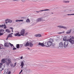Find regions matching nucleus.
Wrapping results in <instances>:
<instances>
[{"mask_svg": "<svg viewBox=\"0 0 74 74\" xmlns=\"http://www.w3.org/2000/svg\"><path fill=\"white\" fill-rule=\"evenodd\" d=\"M49 11V9H45V10H40L39 11H36V12H38V13H39L40 12H41V11Z\"/></svg>", "mask_w": 74, "mask_h": 74, "instance_id": "nucleus-11", "label": "nucleus"}, {"mask_svg": "<svg viewBox=\"0 0 74 74\" xmlns=\"http://www.w3.org/2000/svg\"><path fill=\"white\" fill-rule=\"evenodd\" d=\"M4 32V29H0V33H3Z\"/></svg>", "mask_w": 74, "mask_h": 74, "instance_id": "nucleus-18", "label": "nucleus"}, {"mask_svg": "<svg viewBox=\"0 0 74 74\" xmlns=\"http://www.w3.org/2000/svg\"><path fill=\"white\" fill-rule=\"evenodd\" d=\"M41 36V35L40 34H38V37H40Z\"/></svg>", "mask_w": 74, "mask_h": 74, "instance_id": "nucleus-35", "label": "nucleus"}, {"mask_svg": "<svg viewBox=\"0 0 74 74\" xmlns=\"http://www.w3.org/2000/svg\"><path fill=\"white\" fill-rule=\"evenodd\" d=\"M69 44V41H68V39H67L66 41H65L64 44V48H66Z\"/></svg>", "mask_w": 74, "mask_h": 74, "instance_id": "nucleus-3", "label": "nucleus"}, {"mask_svg": "<svg viewBox=\"0 0 74 74\" xmlns=\"http://www.w3.org/2000/svg\"><path fill=\"white\" fill-rule=\"evenodd\" d=\"M16 47L17 48H19V44H16Z\"/></svg>", "mask_w": 74, "mask_h": 74, "instance_id": "nucleus-25", "label": "nucleus"}, {"mask_svg": "<svg viewBox=\"0 0 74 74\" xmlns=\"http://www.w3.org/2000/svg\"><path fill=\"white\" fill-rule=\"evenodd\" d=\"M4 34V33H0V36H2Z\"/></svg>", "mask_w": 74, "mask_h": 74, "instance_id": "nucleus-37", "label": "nucleus"}, {"mask_svg": "<svg viewBox=\"0 0 74 74\" xmlns=\"http://www.w3.org/2000/svg\"><path fill=\"white\" fill-rule=\"evenodd\" d=\"M38 34H35V37H38Z\"/></svg>", "mask_w": 74, "mask_h": 74, "instance_id": "nucleus-43", "label": "nucleus"}, {"mask_svg": "<svg viewBox=\"0 0 74 74\" xmlns=\"http://www.w3.org/2000/svg\"><path fill=\"white\" fill-rule=\"evenodd\" d=\"M10 66L12 67H14V64H10Z\"/></svg>", "mask_w": 74, "mask_h": 74, "instance_id": "nucleus-34", "label": "nucleus"}, {"mask_svg": "<svg viewBox=\"0 0 74 74\" xmlns=\"http://www.w3.org/2000/svg\"><path fill=\"white\" fill-rule=\"evenodd\" d=\"M0 47H1H1H3V45L2 44H0Z\"/></svg>", "mask_w": 74, "mask_h": 74, "instance_id": "nucleus-40", "label": "nucleus"}, {"mask_svg": "<svg viewBox=\"0 0 74 74\" xmlns=\"http://www.w3.org/2000/svg\"><path fill=\"white\" fill-rule=\"evenodd\" d=\"M71 29L67 30V32H66V33L68 34H70V33H71Z\"/></svg>", "mask_w": 74, "mask_h": 74, "instance_id": "nucleus-10", "label": "nucleus"}, {"mask_svg": "<svg viewBox=\"0 0 74 74\" xmlns=\"http://www.w3.org/2000/svg\"><path fill=\"white\" fill-rule=\"evenodd\" d=\"M13 34V33H12L11 34Z\"/></svg>", "mask_w": 74, "mask_h": 74, "instance_id": "nucleus-59", "label": "nucleus"}, {"mask_svg": "<svg viewBox=\"0 0 74 74\" xmlns=\"http://www.w3.org/2000/svg\"><path fill=\"white\" fill-rule=\"evenodd\" d=\"M23 59V56H21V59Z\"/></svg>", "mask_w": 74, "mask_h": 74, "instance_id": "nucleus-46", "label": "nucleus"}, {"mask_svg": "<svg viewBox=\"0 0 74 74\" xmlns=\"http://www.w3.org/2000/svg\"><path fill=\"white\" fill-rule=\"evenodd\" d=\"M9 44H10V45L11 46V47H13V48H14V46L13 44H11V43L10 42H9Z\"/></svg>", "mask_w": 74, "mask_h": 74, "instance_id": "nucleus-24", "label": "nucleus"}, {"mask_svg": "<svg viewBox=\"0 0 74 74\" xmlns=\"http://www.w3.org/2000/svg\"><path fill=\"white\" fill-rule=\"evenodd\" d=\"M4 27V25H0V28H3V27Z\"/></svg>", "mask_w": 74, "mask_h": 74, "instance_id": "nucleus-28", "label": "nucleus"}, {"mask_svg": "<svg viewBox=\"0 0 74 74\" xmlns=\"http://www.w3.org/2000/svg\"><path fill=\"white\" fill-rule=\"evenodd\" d=\"M13 1H18V0H13Z\"/></svg>", "mask_w": 74, "mask_h": 74, "instance_id": "nucleus-53", "label": "nucleus"}, {"mask_svg": "<svg viewBox=\"0 0 74 74\" xmlns=\"http://www.w3.org/2000/svg\"><path fill=\"white\" fill-rule=\"evenodd\" d=\"M68 41L70 42L71 44H74V40L71 39V38H70L69 39H68Z\"/></svg>", "mask_w": 74, "mask_h": 74, "instance_id": "nucleus-2", "label": "nucleus"}, {"mask_svg": "<svg viewBox=\"0 0 74 74\" xmlns=\"http://www.w3.org/2000/svg\"><path fill=\"white\" fill-rule=\"evenodd\" d=\"M3 64V63H0V66H1Z\"/></svg>", "mask_w": 74, "mask_h": 74, "instance_id": "nucleus-44", "label": "nucleus"}, {"mask_svg": "<svg viewBox=\"0 0 74 74\" xmlns=\"http://www.w3.org/2000/svg\"><path fill=\"white\" fill-rule=\"evenodd\" d=\"M45 45H46V44H47V42H45Z\"/></svg>", "mask_w": 74, "mask_h": 74, "instance_id": "nucleus-51", "label": "nucleus"}, {"mask_svg": "<svg viewBox=\"0 0 74 74\" xmlns=\"http://www.w3.org/2000/svg\"><path fill=\"white\" fill-rule=\"evenodd\" d=\"M57 27H60V28H62L64 29H67V27L62 25H58L57 26Z\"/></svg>", "mask_w": 74, "mask_h": 74, "instance_id": "nucleus-5", "label": "nucleus"}, {"mask_svg": "<svg viewBox=\"0 0 74 74\" xmlns=\"http://www.w3.org/2000/svg\"><path fill=\"white\" fill-rule=\"evenodd\" d=\"M71 39H74V37L73 36H72L71 37Z\"/></svg>", "mask_w": 74, "mask_h": 74, "instance_id": "nucleus-41", "label": "nucleus"}, {"mask_svg": "<svg viewBox=\"0 0 74 74\" xmlns=\"http://www.w3.org/2000/svg\"><path fill=\"white\" fill-rule=\"evenodd\" d=\"M21 66V68H23V67L24 65H20Z\"/></svg>", "mask_w": 74, "mask_h": 74, "instance_id": "nucleus-47", "label": "nucleus"}, {"mask_svg": "<svg viewBox=\"0 0 74 74\" xmlns=\"http://www.w3.org/2000/svg\"><path fill=\"white\" fill-rule=\"evenodd\" d=\"M23 20H16V22H23Z\"/></svg>", "mask_w": 74, "mask_h": 74, "instance_id": "nucleus-14", "label": "nucleus"}, {"mask_svg": "<svg viewBox=\"0 0 74 74\" xmlns=\"http://www.w3.org/2000/svg\"><path fill=\"white\" fill-rule=\"evenodd\" d=\"M25 29H23L21 30L20 32V34L21 36H24L25 34Z\"/></svg>", "mask_w": 74, "mask_h": 74, "instance_id": "nucleus-4", "label": "nucleus"}, {"mask_svg": "<svg viewBox=\"0 0 74 74\" xmlns=\"http://www.w3.org/2000/svg\"><path fill=\"white\" fill-rule=\"evenodd\" d=\"M70 1H63V2L64 3H69Z\"/></svg>", "mask_w": 74, "mask_h": 74, "instance_id": "nucleus-21", "label": "nucleus"}, {"mask_svg": "<svg viewBox=\"0 0 74 74\" xmlns=\"http://www.w3.org/2000/svg\"><path fill=\"white\" fill-rule=\"evenodd\" d=\"M11 74V72H9L8 73V74Z\"/></svg>", "mask_w": 74, "mask_h": 74, "instance_id": "nucleus-45", "label": "nucleus"}, {"mask_svg": "<svg viewBox=\"0 0 74 74\" xmlns=\"http://www.w3.org/2000/svg\"><path fill=\"white\" fill-rule=\"evenodd\" d=\"M26 22H27V23H30V20L29 19V18H27L26 21Z\"/></svg>", "mask_w": 74, "mask_h": 74, "instance_id": "nucleus-19", "label": "nucleus"}, {"mask_svg": "<svg viewBox=\"0 0 74 74\" xmlns=\"http://www.w3.org/2000/svg\"><path fill=\"white\" fill-rule=\"evenodd\" d=\"M8 37H12V36L11 34H9L8 35Z\"/></svg>", "mask_w": 74, "mask_h": 74, "instance_id": "nucleus-30", "label": "nucleus"}, {"mask_svg": "<svg viewBox=\"0 0 74 74\" xmlns=\"http://www.w3.org/2000/svg\"><path fill=\"white\" fill-rule=\"evenodd\" d=\"M71 15H74V14H71Z\"/></svg>", "mask_w": 74, "mask_h": 74, "instance_id": "nucleus-54", "label": "nucleus"}, {"mask_svg": "<svg viewBox=\"0 0 74 74\" xmlns=\"http://www.w3.org/2000/svg\"><path fill=\"white\" fill-rule=\"evenodd\" d=\"M10 29H12V32H13V30H14V28L12 27H10Z\"/></svg>", "mask_w": 74, "mask_h": 74, "instance_id": "nucleus-33", "label": "nucleus"}, {"mask_svg": "<svg viewBox=\"0 0 74 74\" xmlns=\"http://www.w3.org/2000/svg\"><path fill=\"white\" fill-rule=\"evenodd\" d=\"M3 74H4V73Z\"/></svg>", "mask_w": 74, "mask_h": 74, "instance_id": "nucleus-62", "label": "nucleus"}, {"mask_svg": "<svg viewBox=\"0 0 74 74\" xmlns=\"http://www.w3.org/2000/svg\"><path fill=\"white\" fill-rule=\"evenodd\" d=\"M29 45L30 47H33V44L32 42H30L29 43Z\"/></svg>", "mask_w": 74, "mask_h": 74, "instance_id": "nucleus-15", "label": "nucleus"}, {"mask_svg": "<svg viewBox=\"0 0 74 74\" xmlns=\"http://www.w3.org/2000/svg\"><path fill=\"white\" fill-rule=\"evenodd\" d=\"M41 21H42L41 18H39L37 19L36 20V22H41Z\"/></svg>", "mask_w": 74, "mask_h": 74, "instance_id": "nucleus-12", "label": "nucleus"}, {"mask_svg": "<svg viewBox=\"0 0 74 74\" xmlns=\"http://www.w3.org/2000/svg\"><path fill=\"white\" fill-rule=\"evenodd\" d=\"M67 15H71V14H67Z\"/></svg>", "mask_w": 74, "mask_h": 74, "instance_id": "nucleus-52", "label": "nucleus"}, {"mask_svg": "<svg viewBox=\"0 0 74 74\" xmlns=\"http://www.w3.org/2000/svg\"><path fill=\"white\" fill-rule=\"evenodd\" d=\"M24 63H25V61H22L21 63V66H24V65H25Z\"/></svg>", "mask_w": 74, "mask_h": 74, "instance_id": "nucleus-17", "label": "nucleus"}, {"mask_svg": "<svg viewBox=\"0 0 74 74\" xmlns=\"http://www.w3.org/2000/svg\"><path fill=\"white\" fill-rule=\"evenodd\" d=\"M16 62L15 63H14V65H16Z\"/></svg>", "mask_w": 74, "mask_h": 74, "instance_id": "nucleus-56", "label": "nucleus"}, {"mask_svg": "<svg viewBox=\"0 0 74 74\" xmlns=\"http://www.w3.org/2000/svg\"><path fill=\"white\" fill-rule=\"evenodd\" d=\"M9 21V19H7L5 20V23H8V21Z\"/></svg>", "mask_w": 74, "mask_h": 74, "instance_id": "nucleus-20", "label": "nucleus"}, {"mask_svg": "<svg viewBox=\"0 0 74 74\" xmlns=\"http://www.w3.org/2000/svg\"><path fill=\"white\" fill-rule=\"evenodd\" d=\"M4 25L5 26V27H4V29H6V28H7V27H6V26H5V24H4Z\"/></svg>", "mask_w": 74, "mask_h": 74, "instance_id": "nucleus-42", "label": "nucleus"}, {"mask_svg": "<svg viewBox=\"0 0 74 74\" xmlns=\"http://www.w3.org/2000/svg\"><path fill=\"white\" fill-rule=\"evenodd\" d=\"M19 48H22V47H23V45L22 44H19Z\"/></svg>", "mask_w": 74, "mask_h": 74, "instance_id": "nucleus-29", "label": "nucleus"}, {"mask_svg": "<svg viewBox=\"0 0 74 74\" xmlns=\"http://www.w3.org/2000/svg\"><path fill=\"white\" fill-rule=\"evenodd\" d=\"M53 40L52 39H51V40L47 42V45L48 46H53V47H54L55 44L54 43H53Z\"/></svg>", "mask_w": 74, "mask_h": 74, "instance_id": "nucleus-1", "label": "nucleus"}, {"mask_svg": "<svg viewBox=\"0 0 74 74\" xmlns=\"http://www.w3.org/2000/svg\"><path fill=\"white\" fill-rule=\"evenodd\" d=\"M24 46L25 47H28L29 46V43L28 42H27L25 44V45H24Z\"/></svg>", "mask_w": 74, "mask_h": 74, "instance_id": "nucleus-13", "label": "nucleus"}, {"mask_svg": "<svg viewBox=\"0 0 74 74\" xmlns=\"http://www.w3.org/2000/svg\"><path fill=\"white\" fill-rule=\"evenodd\" d=\"M2 48H1V47L0 46V49H2Z\"/></svg>", "mask_w": 74, "mask_h": 74, "instance_id": "nucleus-55", "label": "nucleus"}, {"mask_svg": "<svg viewBox=\"0 0 74 74\" xmlns=\"http://www.w3.org/2000/svg\"><path fill=\"white\" fill-rule=\"evenodd\" d=\"M5 63H6V64L7 66H8L9 65H10V63H9V62H7V61H6V62Z\"/></svg>", "mask_w": 74, "mask_h": 74, "instance_id": "nucleus-26", "label": "nucleus"}, {"mask_svg": "<svg viewBox=\"0 0 74 74\" xmlns=\"http://www.w3.org/2000/svg\"><path fill=\"white\" fill-rule=\"evenodd\" d=\"M63 43L62 42H61L59 44V47H60V48H63Z\"/></svg>", "mask_w": 74, "mask_h": 74, "instance_id": "nucleus-7", "label": "nucleus"}, {"mask_svg": "<svg viewBox=\"0 0 74 74\" xmlns=\"http://www.w3.org/2000/svg\"><path fill=\"white\" fill-rule=\"evenodd\" d=\"M16 48H15V47H14L13 48V50L14 51L15 50H16Z\"/></svg>", "mask_w": 74, "mask_h": 74, "instance_id": "nucleus-39", "label": "nucleus"}, {"mask_svg": "<svg viewBox=\"0 0 74 74\" xmlns=\"http://www.w3.org/2000/svg\"><path fill=\"white\" fill-rule=\"evenodd\" d=\"M27 48L28 49H30V48Z\"/></svg>", "mask_w": 74, "mask_h": 74, "instance_id": "nucleus-57", "label": "nucleus"}, {"mask_svg": "<svg viewBox=\"0 0 74 74\" xmlns=\"http://www.w3.org/2000/svg\"><path fill=\"white\" fill-rule=\"evenodd\" d=\"M22 71H23V70H21V72H20V73H21L22 72Z\"/></svg>", "mask_w": 74, "mask_h": 74, "instance_id": "nucleus-50", "label": "nucleus"}, {"mask_svg": "<svg viewBox=\"0 0 74 74\" xmlns=\"http://www.w3.org/2000/svg\"><path fill=\"white\" fill-rule=\"evenodd\" d=\"M1 62H2V63H5L6 62H7V61H5L3 59L1 60Z\"/></svg>", "mask_w": 74, "mask_h": 74, "instance_id": "nucleus-22", "label": "nucleus"}, {"mask_svg": "<svg viewBox=\"0 0 74 74\" xmlns=\"http://www.w3.org/2000/svg\"><path fill=\"white\" fill-rule=\"evenodd\" d=\"M64 33V31L62 32H59L58 34H62V33Z\"/></svg>", "mask_w": 74, "mask_h": 74, "instance_id": "nucleus-36", "label": "nucleus"}, {"mask_svg": "<svg viewBox=\"0 0 74 74\" xmlns=\"http://www.w3.org/2000/svg\"><path fill=\"white\" fill-rule=\"evenodd\" d=\"M5 32H7V33H10V31L9 29H6Z\"/></svg>", "mask_w": 74, "mask_h": 74, "instance_id": "nucleus-23", "label": "nucleus"}, {"mask_svg": "<svg viewBox=\"0 0 74 74\" xmlns=\"http://www.w3.org/2000/svg\"><path fill=\"white\" fill-rule=\"evenodd\" d=\"M8 37H8V36L7 38L6 39V40H8Z\"/></svg>", "mask_w": 74, "mask_h": 74, "instance_id": "nucleus-48", "label": "nucleus"}, {"mask_svg": "<svg viewBox=\"0 0 74 74\" xmlns=\"http://www.w3.org/2000/svg\"><path fill=\"white\" fill-rule=\"evenodd\" d=\"M28 32H26L25 34V36H27L28 34Z\"/></svg>", "mask_w": 74, "mask_h": 74, "instance_id": "nucleus-38", "label": "nucleus"}, {"mask_svg": "<svg viewBox=\"0 0 74 74\" xmlns=\"http://www.w3.org/2000/svg\"><path fill=\"white\" fill-rule=\"evenodd\" d=\"M12 20L10 19H9V21L8 23H12Z\"/></svg>", "mask_w": 74, "mask_h": 74, "instance_id": "nucleus-27", "label": "nucleus"}, {"mask_svg": "<svg viewBox=\"0 0 74 74\" xmlns=\"http://www.w3.org/2000/svg\"><path fill=\"white\" fill-rule=\"evenodd\" d=\"M15 66H16V65H14V66L13 65L14 68V67H15Z\"/></svg>", "mask_w": 74, "mask_h": 74, "instance_id": "nucleus-49", "label": "nucleus"}, {"mask_svg": "<svg viewBox=\"0 0 74 74\" xmlns=\"http://www.w3.org/2000/svg\"><path fill=\"white\" fill-rule=\"evenodd\" d=\"M3 68H2V67L0 68V71L1 72V71H3Z\"/></svg>", "mask_w": 74, "mask_h": 74, "instance_id": "nucleus-32", "label": "nucleus"}, {"mask_svg": "<svg viewBox=\"0 0 74 74\" xmlns=\"http://www.w3.org/2000/svg\"><path fill=\"white\" fill-rule=\"evenodd\" d=\"M51 14H53V12L51 13Z\"/></svg>", "mask_w": 74, "mask_h": 74, "instance_id": "nucleus-58", "label": "nucleus"}, {"mask_svg": "<svg viewBox=\"0 0 74 74\" xmlns=\"http://www.w3.org/2000/svg\"><path fill=\"white\" fill-rule=\"evenodd\" d=\"M21 72H20V73L19 74H21Z\"/></svg>", "mask_w": 74, "mask_h": 74, "instance_id": "nucleus-61", "label": "nucleus"}, {"mask_svg": "<svg viewBox=\"0 0 74 74\" xmlns=\"http://www.w3.org/2000/svg\"><path fill=\"white\" fill-rule=\"evenodd\" d=\"M4 46H5V47H10V44L8 42H5Z\"/></svg>", "mask_w": 74, "mask_h": 74, "instance_id": "nucleus-6", "label": "nucleus"}, {"mask_svg": "<svg viewBox=\"0 0 74 74\" xmlns=\"http://www.w3.org/2000/svg\"><path fill=\"white\" fill-rule=\"evenodd\" d=\"M6 60H8V63H11L12 62H11V60H9V59H6Z\"/></svg>", "mask_w": 74, "mask_h": 74, "instance_id": "nucleus-16", "label": "nucleus"}, {"mask_svg": "<svg viewBox=\"0 0 74 74\" xmlns=\"http://www.w3.org/2000/svg\"><path fill=\"white\" fill-rule=\"evenodd\" d=\"M38 45H40V46H42V47H44L45 45H44V44L43 43H41L40 42H39L38 44Z\"/></svg>", "mask_w": 74, "mask_h": 74, "instance_id": "nucleus-9", "label": "nucleus"}, {"mask_svg": "<svg viewBox=\"0 0 74 74\" xmlns=\"http://www.w3.org/2000/svg\"><path fill=\"white\" fill-rule=\"evenodd\" d=\"M14 36H21V35L19 34V32H18V33H17L15 34H14Z\"/></svg>", "mask_w": 74, "mask_h": 74, "instance_id": "nucleus-8", "label": "nucleus"}, {"mask_svg": "<svg viewBox=\"0 0 74 74\" xmlns=\"http://www.w3.org/2000/svg\"><path fill=\"white\" fill-rule=\"evenodd\" d=\"M66 37H64V38H63L64 41H66Z\"/></svg>", "mask_w": 74, "mask_h": 74, "instance_id": "nucleus-31", "label": "nucleus"}, {"mask_svg": "<svg viewBox=\"0 0 74 74\" xmlns=\"http://www.w3.org/2000/svg\"><path fill=\"white\" fill-rule=\"evenodd\" d=\"M0 67H1V65H0Z\"/></svg>", "mask_w": 74, "mask_h": 74, "instance_id": "nucleus-60", "label": "nucleus"}]
</instances>
